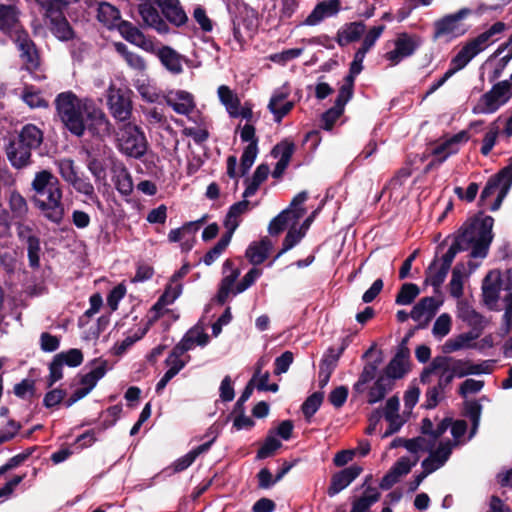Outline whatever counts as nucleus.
<instances>
[{
	"instance_id": "1",
	"label": "nucleus",
	"mask_w": 512,
	"mask_h": 512,
	"mask_svg": "<svg viewBox=\"0 0 512 512\" xmlns=\"http://www.w3.org/2000/svg\"><path fill=\"white\" fill-rule=\"evenodd\" d=\"M54 103L64 127L72 135L82 137L86 131L85 111L78 97L72 91L62 92L56 96Z\"/></svg>"
},
{
	"instance_id": "2",
	"label": "nucleus",
	"mask_w": 512,
	"mask_h": 512,
	"mask_svg": "<svg viewBox=\"0 0 512 512\" xmlns=\"http://www.w3.org/2000/svg\"><path fill=\"white\" fill-rule=\"evenodd\" d=\"M63 191L60 181L45 190L43 195H33L31 201L43 217L53 224L60 225L65 216L62 201Z\"/></svg>"
},
{
	"instance_id": "3",
	"label": "nucleus",
	"mask_w": 512,
	"mask_h": 512,
	"mask_svg": "<svg viewBox=\"0 0 512 512\" xmlns=\"http://www.w3.org/2000/svg\"><path fill=\"white\" fill-rule=\"evenodd\" d=\"M512 97V83L503 80L495 83L492 88L484 93L473 106L472 113L492 114L505 105Z\"/></svg>"
},
{
	"instance_id": "4",
	"label": "nucleus",
	"mask_w": 512,
	"mask_h": 512,
	"mask_svg": "<svg viewBox=\"0 0 512 512\" xmlns=\"http://www.w3.org/2000/svg\"><path fill=\"white\" fill-rule=\"evenodd\" d=\"M20 58L22 60V70L27 71L34 80L40 81L45 79L44 74H39L41 66V57L35 42L31 39L26 31H21L15 39Z\"/></svg>"
},
{
	"instance_id": "5",
	"label": "nucleus",
	"mask_w": 512,
	"mask_h": 512,
	"mask_svg": "<svg viewBox=\"0 0 512 512\" xmlns=\"http://www.w3.org/2000/svg\"><path fill=\"white\" fill-rule=\"evenodd\" d=\"M119 150L135 159H141L147 152L148 141L145 133L137 125L124 124L118 139Z\"/></svg>"
},
{
	"instance_id": "6",
	"label": "nucleus",
	"mask_w": 512,
	"mask_h": 512,
	"mask_svg": "<svg viewBox=\"0 0 512 512\" xmlns=\"http://www.w3.org/2000/svg\"><path fill=\"white\" fill-rule=\"evenodd\" d=\"M472 14L470 8H461L455 13L448 14L434 22L432 38L434 41L446 38L448 41L464 35L467 29L461 23L463 19Z\"/></svg>"
},
{
	"instance_id": "7",
	"label": "nucleus",
	"mask_w": 512,
	"mask_h": 512,
	"mask_svg": "<svg viewBox=\"0 0 512 512\" xmlns=\"http://www.w3.org/2000/svg\"><path fill=\"white\" fill-rule=\"evenodd\" d=\"M133 92L128 88H117L111 85L107 91V105L111 115L120 122H125L132 115Z\"/></svg>"
},
{
	"instance_id": "8",
	"label": "nucleus",
	"mask_w": 512,
	"mask_h": 512,
	"mask_svg": "<svg viewBox=\"0 0 512 512\" xmlns=\"http://www.w3.org/2000/svg\"><path fill=\"white\" fill-rule=\"evenodd\" d=\"M421 40L416 35L401 33L395 40V48L385 54L391 65L399 64L404 58L410 57L420 47Z\"/></svg>"
},
{
	"instance_id": "9",
	"label": "nucleus",
	"mask_w": 512,
	"mask_h": 512,
	"mask_svg": "<svg viewBox=\"0 0 512 512\" xmlns=\"http://www.w3.org/2000/svg\"><path fill=\"white\" fill-rule=\"evenodd\" d=\"M84 125L91 136L104 139L110 136L113 126L100 108L85 109Z\"/></svg>"
},
{
	"instance_id": "10",
	"label": "nucleus",
	"mask_w": 512,
	"mask_h": 512,
	"mask_svg": "<svg viewBox=\"0 0 512 512\" xmlns=\"http://www.w3.org/2000/svg\"><path fill=\"white\" fill-rule=\"evenodd\" d=\"M441 302H437L434 297L427 296L421 298L412 308L410 317L418 322L416 329L427 328L429 322L436 315Z\"/></svg>"
},
{
	"instance_id": "11",
	"label": "nucleus",
	"mask_w": 512,
	"mask_h": 512,
	"mask_svg": "<svg viewBox=\"0 0 512 512\" xmlns=\"http://www.w3.org/2000/svg\"><path fill=\"white\" fill-rule=\"evenodd\" d=\"M363 472V468L360 465L353 464L349 467L343 468L342 470L335 472L330 479V484L327 488V494L329 497H333L340 493L342 490L347 488L360 474Z\"/></svg>"
},
{
	"instance_id": "12",
	"label": "nucleus",
	"mask_w": 512,
	"mask_h": 512,
	"mask_svg": "<svg viewBox=\"0 0 512 512\" xmlns=\"http://www.w3.org/2000/svg\"><path fill=\"white\" fill-rule=\"evenodd\" d=\"M470 136L468 131L462 130L431 149V155L437 157V163L442 164L449 156L458 153L459 144L467 142Z\"/></svg>"
},
{
	"instance_id": "13",
	"label": "nucleus",
	"mask_w": 512,
	"mask_h": 512,
	"mask_svg": "<svg viewBox=\"0 0 512 512\" xmlns=\"http://www.w3.org/2000/svg\"><path fill=\"white\" fill-rule=\"evenodd\" d=\"M5 152L8 161L14 169H24L33 163L32 150L25 147L14 138L10 139Z\"/></svg>"
},
{
	"instance_id": "14",
	"label": "nucleus",
	"mask_w": 512,
	"mask_h": 512,
	"mask_svg": "<svg viewBox=\"0 0 512 512\" xmlns=\"http://www.w3.org/2000/svg\"><path fill=\"white\" fill-rule=\"evenodd\" d=\"M501 285L502 278L500 271H490L483 280L482 300L483 303L491 310L499 299Z\"/></svg>"
},
{
	"instance_id": "15",
	"label": "nucleus",
	"mask_w": 512,
	"mask_h": 512,
	"mask_svg": "<svg viewBox=\"0 0 512 512\" xmlns=\"http://www.w3.org/2000/svg\"><path fill=\"white\" fill-rule=\"evenodd\" d=\"M50 32L61 42L73 40L76 36L74 29L64 15V11L47 17Z\"/></svg>"
},
{
	"instance_id": "16",
	"label": "nucleus",
	"mask_w": 512,
	"mask_h": 512,
	"mask_svg": "<svg viewBox=\"0 0 512 512\" xmlns=\"http://www.w3.org/2000/svg\"><path fill=\"white\" fill-rule=\"evenodd\" d=\"M341 7L339 0H324L319 2L312 12L305 19L304 24L308 26H315L322 20L336 15Z\"/></svg>"
},
{
	"instance_id": "17",
	"label": "nucleus",
	"mask_w": 512,
	"mask_h": 512,
	"mask_svg": "<svg viewBox=\"0 0 512 512\" xmlns=\"http://www.w3.org/2000/svg\"><path fill=\"white\" fill-rule=\"evenodd\" d=\"M116 190L123 196L131 195L133 191L132 176L127 167L120 161L114 162L111 168Z\"/></svg>"
},
{
	"instance_id": "18",
	"label": "nucleus",
	"mask_w": 512,
	"mask_h": 512,
	"mask_svg": "<svg viewBox=\"0 0 512 512\" xmlns=\"http://www.w3.org/2000/svg\"><path fill=\"white\" fill-rule=\"evenodd\" d=\"M14 139L33 151L38 149L43 143L44 133L35 124L28 123L21 127Z\"/></svg>"
},
{
	"instance_id": "19",
	"label": "nucleus",
	"mask_w": 512,
	"mask_h": 512,
	"mask_svg": "<svg viewBox=\"0 0 512 512\" xmlns=\"http://www.w3.org/2000/svg\"><path fill=\"white\" fill-rule=\"evenodd\" d=\"M365 30L366 25L363 21L346 23L337 31L336 42L340 47H344L360 40Z\"/></svg>"
},
{
	"instance_id": "20",
	"label": "nucleus",
	"mask_w": 512,
	"mask_h": 512,
	"mask_svg": "<svg viewBox=\"0 0 512 512\" xmlns=\"http://www.w3.org/2000/svg\"><path fill=\"white\" fill-rule=\"evenodd\" d=\"M304 214V209H285L274 217L268 226V232L272 236L281 234L288 226L289 222L293 220L296 222Z\"/></svg>"
},
{
	"instance_id": "21",
	"label": "nucleus",
	"mask_w": 512,
	"mask_h": 512,
	"mask_svg": "<svg viewBox=\"0 0 512 512\" xmlns=\"http://www.w3.org/2000/svg\"><path fill=\"white\" fill-rule=\"evenodd\" d=\"M271 248V240L264 237L259 242H252L248 246L245 255L251 264L260 265L268 258Z\"/></svg>"
},
{
	"instance_id": "22",
	"label": "nucleus",
	"mask_w": 512,
	"mask_h": 512,
	"mask_svg": "<svg viewBox=\"0 0 512 512\" xmlns=\"http://www.w3.org/2000/svg\"><path fill=\"white\" fill-rule=\"evenodd\" d=\"M9 214L14 221L26 220L29 207L25 197L17 190L10 192L8 197Z\"/></svg>"
},
{
	"instance_id": "23",
	"label": "nucleus",
	"mask_w": 512,
	"mask_h": 512,
	"mask_svg": "<svg viewBox=\"0 0 512 512\" xmlns=\"http://www.w3.org/2000/svg\"><path fill=\"white\" fill-rule=\"evenodd\" d=\"M99 363L98 366L93 368L90 372L81 375L79 384L85 387L89 392L97 385V382L102 379L108 370V361L96 358L91 361V364Z\"/></svg>"
},
{
	"instance_id": "24",
	"label": "nucleus",
	"mask_w": 512,
	"mask_h": 512,
	"mask_svg": "<svg viewBox=\"0 0 512 512\" xmlns=\"http://www.w3.org/2000/svg\"><path fill=\"white\" fill-rule=\"evenodd\" d=\"M270 173L269 165L262 163L257 166L251 178H246L244 183L246 188L242 194L243 198H249L256 194L260 185L268 178Z\"/></svg>"
},
{
	"instance_id": "25",
	"label": "nucleus",
	"mask_w": 512,
	"mask_h": 512,
	"mask_svg": "<svg viewBox=\"0 0 512 512\" xmlns=\"http://www.w3.org/2000/svg\"><path fill=\"white\" fill-rule=\"evenodd\" d=\"M158 57L162 65L173 74L183 71L182 56L170 46H163L158 51Z\"/></svg>"
},
{
	"instance_id": "26",
	"label": "nucleus",
	"mask_w": 512,
	"mask_h": 512,
	"mask_svg": "<svg viewBox=\"0 0 512 512\" xmlns=\"http://www.w3.org/2000/svg\"><path fill=\"white\" fill-rule=\"evenodd\" d=\"M380 356L372 362H368L363 367L362 372L359 375L358 380L353 385V392L357 394H362L366 390V385L371 382L377 373L378 366L382 362L381 354L382 351L379 352Z\"/></svg>"
},
{
	"instance_id": "27",
	"label": "nucleus",
	"mask_w": 512,
	"mask_h": 512,
	"mask_svg": "<svg viewBox=\"0 0 512 512\" xmlns=\"http://www.w3.org/2000/svg\"><path fill=\"white\" fill-rule=\"evenodd\" d=\"M381 497L377 488L368 486L364 493L353 500L351 512H371L370 508L379 501Z\"/></svg>"
},
{
	"instance_id": "28",
	"label": "nucleus",
	"mask_w": 512,
	"mask_h": 512,
	"mask_svg": "<svg viewBox=\"0 0 512 512\" xmlns=\"http://www.w3.org/2000/svg\"><path fill=\"white\" fill-rule=\"evenodd\" d=\"M449 373L454 377H464L471 374L490 373L482 364H470L468 361L454 359L451 362Z\"/></svg>"
},
{
	"instance_id": "29",
	"label": "nucleus",
	"mask_w": 512,
	"mask_h": 512,
	"mask_svg": "<svg viewBox=\"0 0 512 512\" xmlns=\"http://www.w3.org/2000/svg\"><path fill=\"white\" fill-rule=\"evenodd\" d=\"M506 28L504 22L498 21L494 23L488 30L479 34L477 37L473 38L467 44L477 53L479 54L486 44L490 41V39L496 35L502 33Z\"/></svg>"
},
{
	"instance_id": "30",
	"label": "nucleus",
	"mask_w": 512,
	"mask_h": 512,
	"mask_svg": "<svg viewBox=\"0 0 512 512\" xmlns=\"http://www.w3.org/2000/svg\"><path fill=\"white\" fill-rule=\"evenodd\" d=\"M217 92L220 102L226 107L229 115L231 117H238L240 108L238 96L226 85L219 86Z\"/></svg>"
},
{
	"instance_id": "31",
	"label": "nucleus",
	"mask_w": 512,
	"mask_h": 512,
	"mask_svg": "<svg viewBox=\"0 0 512 512\" xmlns=\"http://www.w3.org/2000/svg\"><path fill=\"white\" fill-rule=\"evenodd\" d=\"M114 48L115 51L123 57V59L130 68L139 72H142L146 69V62L144 58L130 51L126 44L122 42H115Z\"/></svg>"
},
{
	"instance_id": "32",
	"label": "nucleus",
	"mask_w": 512,
	"mask_h": 512,
	"mask_svg": "<svg viewBox=\"0 0 512 512\" xmlns=\"http://www.w3.org/2000/svg\"><path fill=\"white\" fill-rule=\"evenodd\" d=\"M161 12L166 20L176 27H180L188 21V17L180 5L179 0L170 2L161 8Z\"/></svg>"
},
{
	"instance_id": "33",
	"label": "nucleus",
	"mask_w": 512,
	"mask_h": 512,
	"mask_svg": "<svg viewBox=\"0 0 512 512\" xmlns=\"http://www.w3.org/2000/svg\"><path fill=\"white\" fill-rule=\"evenodd\" d=\"M438 259L435 258L425 271L426 278L424 283L430 284L437 291L444 283L449 270L443 266L437 267Z\"/></svg>"
},
{
	"instance_id": "34",
	"label": "nucleus",
	"mask_w": 512,
	"mask_h": 512,
	"mask_svg": "<svg viewBox=\"0 0 512 512\" xmlns=\"http://www.w3.org/2000/svg\"><path fill=\"white\" fill-rule=\"evenodd\" d=\"M477 339V334L472 335V333H461L455 338L448 339L444 345L442 346V350L444 353H452L458 351L464 347L474 348L477 346L476 343L470 344V342Z\"/></svg>"
},
{
	"instance_id": "35",
	"label": "nucleus",
	"mask_w": 512,
	"mask_h": 512,
	"mask_svg": "<svg viewBox=\"0 0 512 512\" xmlns=\"http://www.w3.org/2000/svg\"><path fill=\"white\" fill-rule=\"evenodd\" d=\"M463 405L464 409L462 415L469 418L472 424L469 435V437L472 438L476 434L479 427L482 405L478 400H467Z\"/></svg>"
},
{
	"instance_id": "36",
	"label": "nucleus",
	"mask_w": 512,
	"mask_h": 512,
	"mask_svg": "<svg viewBox=\"0 0 512 512\" xmlns=\"http://www.w3.org/2000/svg\"><path fill=\"white\" fill-rule=\"evenodd\" d=\"M118 31L126 41L139 47H143L145 36L143 32L131 22L122 20L118 24Z\"/></svg>"
},
{
	"instance_id": "37",
	"label": "nucleus",
	"mask_w": 512,
	"mask_h": 512,
	"mask_svg": "<svg viewBox=\"0 0 512 512\" xmlns=\"http://www.w3.org/2000/svg\"><path fill=\"white\" fill-rule=\"evenodd\" d=\"M59 179L49 170H41L37 172L31 183V188L35 192L34 195H43L45 190L57 183Z\"/></svg>"
},
{
	"instance_id": "38",
	"label": "nucleus",
	"mask_w": 512,
	"mask_h": 512,
	"mask_svg": "<svg viewBox=\"0 0 512 512\" xmlns=\"http://www.w3.org/2000/svg\"><path fill=\"white\" fill-rule=\"evenodd\" d=\"M476 55H478L467 43L452 58L451 67L447 70L453 76L459 70H462Z\"/></svg>"
},
{
	"instance_id": "39",
	"label": "nucleus",
	"mask_w": 512,
	"mask_h": 512,
	"mask_svg": "<svg viewBox=\"0 0 512 512\" xmlns=\"http://www.w3.org/2000/svg\"><path fill=\"white\" fill-rule=\"evenodd\" d=\"M21 98L30 108H47L48 102L42 97L41 91L33 85H25Z\"/></svg>"
},
{
	"instance_id": "40",
	"label": "nucleus",
	"mask_w": 512,
	"mask_h": 512,
	"mask_svg": "<svg viewBox=\"0 0 512 512\" xmlns=\"http://www.w3.org/2000/svg\"><path fill=\"white\" fill-rule=\"evenodd\" d=\"M282 447V443L274 436V430H269L261 447L257 450L256 459L263 460L275 455L276 451Z\"/></svg>"
},
{
	"instance_id": "41",
	"label": "nucleus",
	"mask_w": 512,
	"mask_h": 512,
	"mask_svg": "<svg viewBox=\"0 0 512 512\" xmlns=\"http://www.w3.org/2000/svg\"><path fill=\"white\" fill-rule=\"evenodd\" d=\"M475 225V231H478V237H484L493 240L492 228L494 225V218L489 215H484L480 211L472 220L469 225Z\"/></svg>"
},
{
	"instance_id": "42",
	"label": "nucleus",
	"mask_w": 512,
	"mask_h": 512,
	"mask_svg": "<svg viewBox=\"0 0 512 512\" xmlns=\"http://www.w3.org/2000/svg\"><path fill=\"white\" fill-rule=\"evenodd\" d=\"M324 400V392L317 391L308 396L301 405V411L304 418L309 421L319 410Z\"/></svg>"
},
{
	"instance_id": "43",
	"label": "nucleus",
	"mask_w": 512,
	"mask_h": 512,
	"mask_svg": "<svg viewBox=\"0 0 512 512\" xmlns=\"http://www.w3.org/2000/svg\"><path fill=\"white\" fill-rule=\"evenodd\" d=\"M338 361L325 354L319 364V388L323 389L329 383L331 375L337 367Z\"/></svg>"
},
{
	"instance_id": "44",
	"label": "nucleus",
	"mask_w": 512,
	"mask_h": 512,
	"mask_svg": "<svg viewBox=\"0 0 512 512\" xmlns=\"http://www.w3.org/2000/svg\"><path fill=\"white\" fill-rule=\"evenodd\" d=\"M70 185L80 194H83L92 202H99V198L95 193V189L90 179L86 176H77Z\"/></svg>"
},
{
	"instance_id": "45",
	"label": "nucleus",
	"mask_w": 512,
	"mask_h": 512,
	"mask_svg": "<svg viewBox=\"0 0 512 512\" xmlns=\"http://www.w3.org/2000/svg\"><path fill=\"white\" fill-rule=\"evenodd\" d=\"M97 19L105 25H114L117 20H120V11L108 2H100Z\"/></svg>"
},
{
	"instance_id": "46",
	"label": "nucleus",
	"mask_w": 512,
	"mask_h": 512,
	"mask_svg": "<svg viewBox=\"0 0 512 512\" xmlns=\"http://www.w3.org/2000/svg\"><path fill=\"white\" fill-rule=\"evenodd\" d=\"M419 294L420 289L416 284L404 283L396 295L395 303L397 305H410L414 302Z\"/></svg>"
},
{
	"instance_id": "47",
	"label": "nucleus",
	"mask_w": 512,
	"mask_h": 512,
	"mask_svg": "<svg viewBox=\"0 0 512 512\" xmlns=\"http://www.w3.org/2000/svg\"><path fill=\"white\" fill-rule=\"evenodd\" d=\"M61 364L71 368L80 366L83 363L84 355L80 349L71 348L67 351H62L54 356Z\"/></svg>"
},
{
	"instance_id": "48",
	"label": "nucleus",
	"mask_w": 512,
	"mask_h": 512,
	"mask_svg": "<svg viewBox=\"0 0 512 512\" xmlns=\"http://www.w3.org/2000/svg\"><path fill=\"white\" fill-rule=\"evenodd\" d=\"M463 271V263L456 264L452 270V276L449 283V292L450 295L454 298H460L463 295Z\"/></svg>"
},
{
	"instance_id": "49",
	"label": "nucleus",
	"mask_w": 512,
	"mask_h": 512,
	"mask_svg": "<svg viewBox=\"0 0 512 512\" xmlns=\"http://www.w3.org/2000/svg\"><path fill=\"white\" fill-rule=\"evenodd\" d=\"M475 225H463L456 235L452 244H457L462 251H466L474 240Z\"/></svg>"
},
{
	"instance_id": "50",
	"label": "nucleus",
	"mask_w": 512,
	"mask_h": 512,
	"mask_svg": "<svg viewBox=\"0 0 512 512\" xmlns=\"http://www.w3.org/2000/svg\"><path fill=\"white\" fill-rule=\"evenodd\" d=\"M15 6L0 4V30L9 31L17 22Z\"/></svg>"
},
{
	"instance_id": "51",
	"label": "nucleus",
	"mask_w": 512,
	"mask_h": 512,
	"mask_svg": "<svg viewBox=\"0 0 512 512\" xmlns=\"http://www.w3.org/2000/svg\"><path fill=\"white\" fill-rule=\"evenodd\" d=\"M177 96L182 100V102H172L171 100H168V105L171 106L176 113L181 115H187L192 112L195 104L191 94L186 91H179Z\"/></svg>"
},
{
	"instance_id": "52",
	"label": "nucleus",
	"mask_w": 512,
	"mask_h": 512,
	"mask_svg": "<svg viewBox=\"0 0 512 512\" xmlns=\"http://www.w3.org/2000/svg\"><path fill=\"white\" fill-rule=\"evenodd\" d=\"M295 149L296 146L293 141L284 139L273 147L271 155L275 158L280 156L279 160L290 163Z\"/></svg>"
},
{
	"instance_id": "53",
	"label": "nucleus",
	"mask_w": 512,
	"mask_h": 512,
	"mask_svg": "<svg viewBox=\"0 0 512 512\" xmlns=\"http://www.w3.org/2000/svg\"><path fill=\"white\" fill-rule=\"evenodd\" d=\"M233 20L249 32H253L257 28V13L253 9L245 7L238 12Z\"/></svg>"
},
{
	"instance_id": "54",
	"label": "nucleus",
	"mask_w": 512,
	"mask_h": 512,
	"mask_svg": "<svg viewBox=\"0 0 512 512\" xmlns=\"http://www.w3.org/2000/svg\"><path fill=\"white\" fill-rule=\"evenodd\" d=\"M258 154V146L248 144L240 158V176H245L253 166Z\"/></svg>"
},
{
	"instance_id": "55",
	"label": "nucleus",
	"mask_w": 512,
	"mask_h": 512,
	"mask_svg": "<svg viewBox=\"0 0 512 512\" xmlns=\"http://www.w3.org/2000/svg\"><path fill=\"white\" fill-rule=\"evenodd\" d=\"M304 236H305V231H302V228L297 229L295 227H291L288 230V232L282 242V249L278 252V254L276 255L275 258L280 257L282 254H284L288 250L292 249L295 245H297L302 240V238Z\"/></svg>"
},
{
	"instance_id": "56",
	"label": "nucleus",
	"mask_w": 512,
	"mask_h": 512,
	"mask_svg": "<svg viewBox=\"0 0 512 512\" xmlns=\"http://www.w3.org/2000/svg\"><path fill=\"white\" fill-rule=\"evenodd\" d=\"M409 367L406 363L396 358H392L384 369V373L387 377L393 380L401 379L406 373H408Z\"/></svg>"
},
{
	"instance_id": "57",
	"label": "nucleus",
	"mask_w": 512,
	"mask_h": 512,
	"mask_svg": "<svg viewBox=\"0 0 512 512\" xmlns=\"http://www.w3.org/2000/svg\"><path fill=\"white\" fill-rule=\"evenodd\" d=\"M27 245V257L29 267L32 270L40 268V253H41V241L38 239H30Z\"/></svg>"
},
{
	"instance_id": "58",
	"label": "nucleus",
	"mask_w": 512,
	"mask_h": 512,
	"mask_svg": "<svg viewBox=\"0 0 512 512\" xmlns=\"http://www.w3.org/2000/svg\"><path fill=\"white\" fill-rule=\"evenodd\" d=\"M504 173L502 169H500L496 174L492 175L488 181L486 182L485 187L483 188L480 194V201L483 202L489 197H491L496 190L500 187L503 182Z\"/></svg>"
},
{
	"instance_id": "59",
	"label": "nucleus",
	"mask_w": 512,
	"mask_h": 512,
	"mask_svg": "<svg viewBox=\"0 0 512 512\" xmlns=\"http://www.w3.org/2000/svg\"><path fill=\"white\" fill-rule=\"evenodd\" d=\"M230 242L226 237H221L220 240L203 256L202 261L205 265H212L220 255L226 250Z\"/></svg>"
},
{
	"instance_id": "60",
	"label": "nucleus",
	"mask_w": 512,
	"mask_h": 512,
	"mask_svg": "<svg viewBox=\"0 0 512 512\" xmlns=\"http://www.w3.org/2000/svg\"><path fill=\"white\" fill-rule=\"evenodd\" d=\"M182 293V284L172 285V283L168 284L163 292V294L157 300L158 306H167L172 304Z\"/></svg>"
},
{
	"instance_id": "61",
	"label": "nucleus",
	"mask_w": 512,
	"mask_h": 512,
	"mask_svg": "<svg viewBox=\"0 0 512 512\" xmlns=\"http://www.w3.org/2000/svg\"><path fill=\"white\" fill-rule=\"evenodd\" d=\"M261 274V269L255 267L251 268L235 286L234 294L236 295L246 291L255 283V281L257 280L258 277L261 276Z\"/></svg>"
},
{
	"instance_id": "62",
	"label": "nucleus",
	"mask_w": 512,
	"mask_h": 512,
	"mask_svg": "<svg viewBox=\"0 0 512 512\" xmlns=\"http://www.w3.org/2000/svg\"><path fill=\"white\" fill-rule=\"evenodd\" d=\"M492 242V239H489V237H475L474 240L471 243V253L470 256L472 258H485L488 254L489 246Z\"/></svg>"
},
{
	"instance_id": "63",
	"label": "nucleus",
	"mask_w": 512,
	"mask_h": 512,
	"mask_svg": "<svg viewBox=\"0 0 512 512\" xmlns=\"http://www.w3.org/2000/svg\"><path fill=\"white\" fill-rule=\"evenodd\" d=\"M58 168L61 177L69 184L78 176L74 160L71 158L61 159L58 163Z\"/></svg>"
},
{
	"instance_id": "64",
	"label": "nucleus",
	"mask_w": 512,
	"mask_h": 512,
	"mask_svg": "<svg viewBox=\"0 0 512 512\" xmlns=\"http://www.w3.org/2000/svg\"><path fill=\"white\" fill-rule=\"evenodd\" d=\"M503 300L506 306L501 326V335L506 336L512 331V292L505 295Z\"/></svg>"
}]
</instances>
